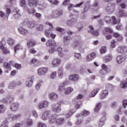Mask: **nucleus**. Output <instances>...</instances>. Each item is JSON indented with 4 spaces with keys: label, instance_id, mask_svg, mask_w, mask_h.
Wrapping results in <instances>:
<instances>
[{
    "label": "nucleus",
    "instance_id": "nucleus-1",
    "mask_svg": "<svg viewBox=\"0 0 127 127\" xmlns=\"http://www.w3.org/2000/svg\"><path fill=\"white\" fill-rule=\"evenodd\" d=\"M59 116L58 115L55 114L52 115L50 120V124H58V125H63L65 123V119L64 118H59Z\"/></svg>",
    "mask_w": 127,
    "mask_h": 127
},
{
    "label": "nucleus",
    "instance_id": "nucleus-2",
    "mask_svg": "<svg viewBox=\"0 0 127 127\" xmlns=\"http://www.w3.org/2000/svg\"><path fill=\"white\" fill-rule=\"evenodd\" d=\"M68 83L67 81H64L63 83H61L59 85V91L60 93H62L63 92V90H64V94L65 95H69V94L72 93L73 91H74V89L72 87H68L66 89H65V87L67 86Z\"/></svg>",
    "mask_w": 127,
    "mask_h": 127
},
{
    "label": "nucleus",
    "instance_id": "nucleus-3",
    "mask_svg": "<svg viewBox=\"0 0 127 127\" xmlns=\"http://www.w3.org/2000/svg\"><path fill=\"white\" fill-rule=\"evenodd\" d=\"M46 24L50 26L49 29L45 30V34L46 36H47V37H51L53 39H54V38L56 37V35L52 33V32L54 30V27H53V25L50 22H46Z\"/></svg>",
    "mask_w": 127,
    "mask_h": 127
},
{
    "label": "nucleus",
    "instance_id": "nucleus-4",
    "mask_svg": "<svg viewBox=\"0 0 127 127\" xmlns=\"http://www.w3.org/2000/svg\"><path fill=\"white\" fill-rule=\"evenodd\" d=\"M46 45L47 47H51V49L49 50L50 53H54V52L56 51V50L55 49V47H56V43H55V41L49 40L46 42Z\"/></svg>",
    "mask_w": 127,
    "mask_h": 127
},
{
    "label": "nucleus",
    "instance_id": "nucleus-5",
    "mask_svg": "<svg viewBox=\"0 0 127 127\" xmlns=\"http://www.w3.org/2000/svg\"><path fill=\"white\" fill-rule=\"evenodd\" d=\"M70 47L71 48H73V49H77L78 47H79V51H82L83 49H84V48L83 47V43L80 41H73L70 45Z\"/></svg>",
    "mask_w": 127,
    "mask_h": 127
},
{
    "label": "nucleus",
    "instance_id": "nucleus-6",
    "mask_svg": "<svg viewBox=\"0 0 127 127\" xmlns=\"http://www.w3.org/2000/svg\"><path fill=\"white\" fill-rule=\"evenodd\" d=\"M63 15V11L60 9L54 10L52 11L51 16L52 18H58Z\"/></svg>",
    "mask_w": 127,
    "mask_h": 127
},
{
    "label": "nucleus",
    "instance_id": "nucleus-7",
    "mask_svg": "<svg viewBox=\"0 0 127 127\" xmlns=\"http://www.w3.org/2000/svg\"><path fill=\"white\" fill-rule=\"evenodd\" d=\"M51 117H52V115H51V111L47 110L42 114L41 119L43 121H47V120H49V122L50 123Z\"/></svg>",
    "mask_w": 127,
    "mask_h": 127
},
{
    "label": "nucleus",
    "instance_id": "nucleus-8",
    "mask_svg": "<svg viewBox=\"0 0 127 127\" xmlns=\"http://www.w3.org/2000/svg\"><path fill=\"white\" fill-rule=\"evenodd\" d=\"M48 72V68L46 67H40L37 70L38 75L40 76H44L46 74H47Z\"/></svg>",
    "mask_w": 127,
    "mask_h": 127
},
{
    "label": "nucleus",
    "instance_id": "nucleus-9",
    "mask_svg": "<svg viewBox=\"0 0 127 127\" xmlns=\"http://www.w3.org/2000/svg\"><path fill=\"white\" fill-rule=\"evenodd\" d=\"M52 110L55 113L61 112V105L59 103H55L52 105Z\"/></svg>",
    "mask_w": 127,
    "mask_h": 127
},
{
    "label": "nucleus",
    "instance_id": "nucleus-10",
    "mask_svg": "<svg viewBox=\"0 0 127 127\" xmlns=\"http://www.w3.org/2000/svg\"><path fill=\"white\" fill-rule=\"evenodd\" d=\"M127 59L126 56L118 55L116 57V62L117 64H122L125 62Z\"/></svg>",
    "mask_w": 127,
    "mask_h": 127
},
{
    "label": "nucleus",
    "instance_id": "nucleus-11",
    "mask_svg": "<svg viewBox=\"0 0 127 127\" xmlns=\"http://www.w3.org/2000/svg\"><path fill=\"white\" fill-rule=\"evenodd\" d=\"M34 80V76L33 75H30L27 79L26 81V86L28 88H30L33 84V81Z\"/></svg>",
    "mask_w": 127,
    "mask_h": 127
},
{
    "label": "nucleus",
    "instance_id": "nucleus-12",
    "mask_svg": "<svg viewBox=\"0 0 127 127\" xmlns=\"http://www.w3.org/2000/svg\"><path fill=\"white\" fill-rule=\"evenodd\" d=\"M116 52L119 54H123V53H127V47L125 46H120L116 49Z\"/></svg>",
    "mask_w": 127,
    "mask_h": 127
},
{
    "label": "nucleus",
    "instance_id": "nucleus-13",
    "mask_svg": "<svg viewBox=\"0 0 127 127\" xmlns=\"http://www.w3.org/2000/svg\"><path fill=\"white\" fill-rule=\"evenodd\" d=\"M24 25H28L30 28H33L35 26V21H29L28 19H25L23 22Z\"/></svg>",
    "mask_w": 127,
    "mask_h": 127
},
{
    "label": "nucleus",
    "instance_id": "nucleus-14",
    "mask_svg": "<svg viewBox=\"0 0 127 127\" xmlns=\"http://www.w3.org/2000/svg\"><path fill=\"white\" fill-rule=\"evenodd\" d=\"M49 106V102L47 101H43L39 103L38 105V109H42L45 108H48Z\"/></svg>",
    "mask_w": 127,
    "mask_h": 127
},
{
    "label": "nucleus",
    "instance_id": "nucleus-15",
    "mask_svg": "<svg viewBox=\"0 0 127 127\" xmlns=\"http://www.w3.org/2000/svg\"><path fill=\"white\" fill-rule=\"evenodd\" d=\"M61 64V60L59 58H56L53 60L52 65L53 67H58Z\"/></svg>",
    "mask_w": 127,
    "mask_h": 127
},
{
    "label": "nucleus",
    "instance_id": "nucleus-16",
    "mask_svg": "<svg viewBox=\"0 0 127 127\" xmlns=\"http://www.w3.org/2000/svg\"><path fill=\"white\" fill-rule=\"evenodd\" d=\"M88 28L90 30L88 31V33H91L92 35L94 36H99V32L98 31H94V27L92 25L89 26Z\"/></svg>",
    "mask_w": 127,
    "mask_h": 127
},
{
    "label": "nucleus",
    "instance_id": "nucleus-17",
    "mask_svg": "<svg viewBox=\"0 0 127 127\" xmlns=\"http://www.w3.org/2000/svg\"><path fill=\"white\" fill-rule=\"evenodd\" d=\"M74 7L75 6L74 5V4H69L68 6V9L69 11H71V15H78V14H79L78 11L72 9V8Z\"/></svg>",
    "mask_w": 127,
    "mask_h": 127
},
{
    "label": "nucleus",
    "instance_id": "nucleus-18",
    "mask_svg": "<svg viewBox=\"0 0 127 127\" xmlns=\"http://www.w3.org/2000/svg\"><path fill=\"white\" fill-rule=\"evenodd\" d=\"M103 117H101L99 121V127H102L105 125V122H106V114L105 113H103Z\"/></svg>",
    "mask_w": 127,
    "mask_h": 127
},
{
    "label": "nucleus",
    "instance_id": "nucleus-19",
    "mask_svg": "<svg viewBox=\"0 0 127 127\" xmlns=\"http://www.w3.org/2000/svg\"><path fill=\"white\" fill-rule=\"evenodd\" d=\"M48 97L50 100L56 101L58 99V94L55 93H51L49 94Z\"/></svg>",
    "mask_w": 127,
    "mask_h": 127
},
{
    "label": "nucleus",
    "instance_id": "nucleus-20",
    "mask_svg": "<svg viewBox=\"0 0 127 127\" xmlns=\"http://www.w3.org/2000/svg\"><path fill=\"white\" fill-rule=\"evenodd\" d=\"M64 44L67 46L70 44V40H71V37L69 36H65L64 37Z\"/></svg>",
    "mask_w": 127,
    "mask_h": 127
},
{
    "label": "nucleus",
    "instance_id": "nucleus-21",
    "mask_svg": "<svg viewBox=\"0 0 127 127\" xmlns=\"http://www.w3.org/2000/svg\"><path fill=\"white\" fill-rule=\"evenodd\" d=\"M9 119H11L12 121H15L16 120H18V119H20V118L21 117V114H17L15 115L14 116H12V115L9 114L7 115Z\"/></svg>",
    "mask_w": 127,
    "mask_h": 127
},
{
    "label": "nucleus",
    "instance_id": "nucleus-22",
    "mask_svg": "<svg viewBox=\"0 0 127 127\" xmlns=\"http://www.w3.org/2000/svg\"><path fill=\"white\" fill-rule=\"evenodd\" d=\"M39 0H29V5L30 7H36Z\"/></svg>",
    "mask_w": 127,
    "mask_h": 127
},
{
    "label": "nucleus",
    "instance_id": "nucleus-23",
    "mask_svg": "<svg viewBox=\"0 0 127 127\" xmlns=\"http://www.w3.org/2000/svg\"><path fill=\"white\" fill-rule=\"evenodd\" d=\"M95 57H96V54H95V53H92L87 56L86 57V61H87V62H90V61H92Z\"/></svg>",
    "mask_w": 127,
    "mask_h": 127
},
{
    "label": "nucleus",
    "instance_id": "nucleus-24",
    "mask_svg": "<svg viewBox=\"0 0 127 127\" xmlns=\"http://www.w3.org/2000/svg\"><path fill=\"white\" fill-rule=\"evenodd\" d=\"M0 49L3 51L4 54H9L10 52L9 51L8 49L4 47V46L2 45L1 42H0Z\"/></svg>",
    "mask_w": 127,
    "mask_h": 127
},
{
    "label": "nucleus",
    "instance_id": "nucleus-25",
    "mask_svg": "<svg viewBox=\"0 0 127 127\" xmlns=\"http://www.w3.org/2000/svg\"><path fill=\"white\" fill-rule=\"evenodd\" d=\"M18 103H13L12 104L10 107V110L12 112H16L18 109L19 107Z\"/></svg>",
    "mask_w": 127,
    "mask_h": 127
},
{
    "label": "nucleus",
    "instance_id": "nucleus-26",
    "mask_svg": "<svg viewBox=\"0 0 127 127\" xmlns=\"http://www.w3.org/2000/svg\"><path fill=\"white\" fill-rule=\"evenodd\" d=\"M91 7H92V9L95 11L99 10V8H100V6H99V2H98V0L94 1V2L91 6Z\"/></svg>",
    "mask_w": 127,
    "mask_h": 127
},
{
    "label": "nucleus",
    "instance_id": "nucleus-27",
    "mask_svg": "<svg viewBox=\"0 0 127 127\" xmlns=\"http://www.w3.org/2000/svg\"><path fill=\"white\" fill-rule=\"evenodd\" d=\"M106 9L108 12H113L115 9L114 4H109L106 8Z\"/></svg>",
    "mask_w": 127,
    "mask_h": 127
},
{
    "label": "nucleus",
    "instance_id": "nucleus-28",
    "mask_svg": "<svg viewBox=\"0 0 127 127\" xmlns=\"http://www.w3.org/2000/svg\"><path fill=\"white\" fill-rule=\"evenodd\" d=\"M84 11H88L89 10V8H92V6L90 5V0H87L84 3Z\"/></svg>",
    "mask_w": 127,
    "mask_h": 127
},
{
    "label": "nucleus",
    "instance_id": "nucleus-29",
    "mask_svg": "<svg viewBox=\"0 0 127 127\" xmlns=\"http://www.w3.org/2000/svg\"><path fill=\"white\" fill-rule=\"evenodd\" d=\"M108 95H109V92L108 90H104L102 93L100 95L99 97L102 100L106 98L108 96Z\"/></svg>",
    "mask_w": 127,
    "mask_h": 127
},
{
    "label": "nucleus",
    "instance_id": "nucleus-30",
    "mask_svg": "<svg viewBox=\"0 0 127 127\" xmlns=\"http://www.w3.org/2000/svg\"><path fill=\"white\" fill-rule=\"evenodd\" d=\"M69 79L71 81H78L79 80V75L77 74H71L69 76Z\"/></svg>",
    "mask_w": 127,
    "mask_h": 127
},
{
    "label": "nucleus",
    "instance_id": "nucleus-31",
    "mask_svg": "<svg viewBox=\"0 0 127 127\" xmlns=\"http://www.w3.org/2000/svg\"><path fill=\"white\" fill-rule=\"evenodd\" d=\"M19 32L22 34L23 35H26L28 34V31L25 28L22 27H20L18 28Z\"/></svg>",
    "mask_w": 127,
    "mask_h": 127
},
{
    "label": "nucleus",
    "instance_id": "nucleus-32",
    "mask_svg": "<svg viewBox=\"0 0 127 127\" xmlns=\"http://www.w3.org/2000/svg\"><path fill=\"white\" fill-rule=\"evenodd\" d=\"M99 91H100V89L99 88H96L91 91L90 93L89 96L91 98H93V97H95L98 93H99Z\"/></svg>",
    "mask_w": 127,
    "mask_h": 127
},
{
    "label": "nucleus",
    "instance_id": "nucleus-33",
    "mask_svg": "<svg viewBox=\"0 0 127 127\" xmlns=\"http://www.w3.org/2000/svg\"><path fill=\"white\" fill-rule=\"evenodd\" d=\"M58 76L60 79L63 78V67H60L58 71Z\"/></svg>",
    "mask_w": 127,
    "mask_h": 127
},
{
    "label": "nucleus",
    "instance_id": "nucleus-34",
    "mask_svg": "<svg viewBox=\"0 0 127 127\" xmlns=\"http://www.w3.org/2000/svg\"><path fill=\"white\" fill-rule=\"evenodd\" d=\"M74 112H76V110H74V109H71L70 111H68L65 115L66 119L70 118V117L74 114Z\"/></svg>",
    "mask_w": 127,
    "mask_h": 127
},
{
    "label": "nucleus",
    "instance_id": "nucleus-35",
    "mask_svg": "<svg viewBox=\"0 0 127 127\" xmlns=\"http://www.w3.org/2000/svg\"><path fill=\"white\" fill-rule=\"evenodd\" d=\"M103 59L106 63L110 62V61H112V60L113 59V56L111 54H109L105 56Z\"/></svg>",
    "mask_w": 127,
    "mask_h": 127
},
{
    "label": "nucleus",
    "instance_id": "nucleus-36",
    "mask_svg": "<svg viewBox=\"0 0 127 127\" xmlns=\"http://www.w3.org/2000/svg\"><path fill=\"white\" fill-rule=\"evenodd\" d=\"M120 87L122 89H127V82L126 80H122L120 82Z\"/></svg>",
    "mask_w": 127,
    "mask_h": 127
},
{
    "label": "nucleus",
    "instance_id": "nucleus-37",
    "mask_svg": "<svg viewBox=\"0 0 127 127\" xmlns=\"http://www.w3.org/2000/svg\"><path fill=\"white\" fill-rule=\"evenodd\" d=\"M27 44L28 48H30V47H33V46H35L36 45V42L34 41H29L27 42Z\"/></svg>",
    "mask_w": 127,
    "mask_h": 127
},
{
    "label": "nucleus",
    "instance_id": "nucleus-38",
    "mask_svg": "<svg viewBox=\"0 0 127 127\" xmlns=\"http://www.w3.org/2000/svg\"><path fill=\"white\" fill-rule=\"evenodd\" d=\"M114 36L115 37H119V38L118 39V41H122V40L124 39V37H123V35L119 34V33H114Z\"/></svg>",
    "mask_w": 127,
    "mask_h": 127
},
{
    "label": "nucleus",
    "instance_id": "nucleus-39",
    "mask_svg": "<svg viewBox=\"0 0 127 127\" xmlns=\"http://www.w3.org/2000/svg\"><path fill=\"white\" fill-rule=\"evenodd\" d=\"M41 83H43V81H40L38 82L36 85H35V89L36 90V91H39V90H40V88H41Z\"/></svg>",
    "mask_w": 127,
    "mask_h": 127
},
{
    "label": "nucleus",
    "instance_id": "nucleus-40",
    "mask_svg": "<svg viewBox=\"0 0 127 127\" xmlns=\"http://www.w3.org/2000/svg\"><path fill=\"white\" fill-rule=\"evenodd\" d=\"M117 16L118 17H123L124 16H126V13L123 10H120L118 13H117Z\"/></svg>",
    "mask_w": 127,
    "mask_h": 127
},
{
    "label": "nucleus",
    "instance_id": "nucleus-41",
    "mask_svg": "<svg viewBox=\"0 0 127 127\" xmlns=\"http://www.w3.org/2000/svg\"><path fill=\"white\" fill-rule=\"evenodd\" d=\"M20 5L21 7H24L25 10H26L27 8L25 7L26 2H25V0H20Z\"/></svg>",
    "mask_w": 127,
    "mask_h": 127
},
{
    "label": "nucleus",
    "instance_id": "nucleus-42",
    "mask_svg": "<svg viewBox=\"0 0 127 127\" xmlns=\"http://www.w3.org/2000/svg\"><path fill=\"white\" fill-rule=\"evenodd\" d=\"M58 52L60 56H61V57H65V56L64 55V54H63V50L62 49V48L59 47L58 48Z\"/></svg>",
    "mask_w": 127,
    "mask_h": 127
},
{
    "label": "nucleus",
    "instance_id": "nucleus-43",
    "mask_svg": "<svg viewBox=\"0 0 127 127\" xmlns=\"http://www.w3.org/2000/svg\"><path fill=\"white\" fill-rule=\"evenodd\" d=\"M15 87H16V83L14 82H11L9 84L8 88L10 89L11 90H13V89H14Z\"/></svg>",
    "mask_w": 127,
    "mask_h": 127
},
{
    "label": "nucleus",
    "instance_id": "nucleus-44",
    "mask_svg": "<svg viewBox=\"0 0 127 127\" xmlns=\"http://www.w3.org/2000/svg\"><path fill=\"white\" fill-rule=\"evenodd\" d=\"M15 41L11 39V38H9L7 40V43L10 46H12V45H14V43Z\"/></svg>",
    "mask_w": 127,
    "mask_h": 127
},
{
    "label": "nucleus",
    "instance_id": "nucleus-45",
    "mask_svg": "<svg viewBox=\"0 0 127 127\" xmlns=\"http://www.w3.org/2000/svg\"><path fill=\"white\" fill-rule=\"evenodd\" d=\"M101 107H102V103H98L96 105V108L94 109V112H95V113H98L99 110H100Z\"/></svg>",
    "mask_w": 127,
    "mask_h": 127
},
{
    "label": "nucleus",
    "instance_id": "nucleus-46",
    "mask_svg": "<svg viewBox=\"0 0 127 127\" xmlns=\"http://www.w3.org/2000/svg\"><path fill=\"white\" fill-rule=\"evenodd\" d=\"M27 10V11H28L30 14H33V15H34V14H35V13L36 12V10H35V9L33 8L31 10H29L28 9V8H26V10Z\"/></svg>",
    "mask_w": 127,
    "mask_h": 127
},
{
    "label": "nucleus",
    "instance_id": "nucleus-47",
    "mask_svg": "<svg viewBox=\"0 0 127 127\" xmlns=\"http://www.w3.org/2000/svg\"><path fill=\"white\" fill-rule=\"evenodd\" d=\"M101 67L103 70H105V71L111 72V69L108 67V66H107L105 64H102L101 65Z\"/></svg>",
    "mask_w": 127,
    "mask_h": 127
},
{
    "label": "nucleus",
    "instance_id": "nucleus-48",
    "mask_svg": "<svg viewBox=\"0 0 127 127\" xmlns=\"http://www.w3.org/2000/svg\"><path fill=\"white\" fill-rule=\"evenodd\" d=\"M22 48H23V47H22V46L19 44L16 45L14 47V50L15 51V53H16V51H17V50H20L22 49Z\"/></svg>",
    "mask_w": 127,
    "mask_h": 127
},
{
    "label": "nucleus",
    "instance_id": "nucleus-49",
    "mask_svg": "<svg viewBox=\"0 0 127 127\" xmlns=\"http://www.w3.org/2000/svg\"><path fill=\"white\" fill-rule=\"evenodd\" d=\"M104 20L106 23H108L109 24L112 20V17L110 16H105L104 17Z\"/></svg>",
    "mask_w": 127,
    "mask_h": 127
},
{
    "label": "nucleus",
    "instance_id": "nucleus-50",
    "mask_svg": "<svg viewBox=\"0 0 127 127\" xmlns=\"http://www.w3.org/2000/svg\"><path fill=\"white\" fill-rule=\"evenodd\" d=\"M112 19L113 20V24H118V23H120V19L119 20V21L117 20V19L116 18V16H113L112 17Z\"/></svg>",
    "mask_w": 127,
    "mask_h": 127
},
{
    "label": "nucleus",
    "instance_id": "nucleus-51",
    "mask_svg": "<svg viewBox=\"0 0 127 127\" xmlns=\"http://www.w3.org/2000/svg\"><path fill=\"white\" fill-rule=\"evenodd\" d=\"M36 28L37 31H42L43 30V25L39 24L36 25Z\"/></svg>",
    "mask_w": 127,
    "mask_h": 127
},
{
    "label": "nucleus",
    "instance_id": "nucleus-52",
    "mask_svg": "<svg viewBox=\"0 0 127 127\" xmlns=\"http://www.w3.org/2000/svg\"><path fill=\"white\" fill-rule=\"evenodd\" d=\"M26 124L28 127H31L33 126V121L31 119H28L27 120Z\"/></svg>",
    "mask_w": 127,
    "mask_h": 127
},
{
    "label": "nucleus",
    "instance_id": "nucleus-53",
    "mask_svg": "<svg viewBox=\"0 0 127 127\" xmlns=\"http://www.w3.org/2000/svg\"><path fill=\"white\" fill-rule=\"evenodd\" d=\"M7 125H8V121L7 120H4L2 122L1 127H8Z\"/></svg>",
    "mask_w": 127,
    "mask_h": 127
},
{
    "label": "nucleus",
    "instance_id": "nucleus-54",
    "mask_svg": "<svg viewBox=\"0 0 127 127\" xmlns=\"http://www.w3.org/2000/svg\"><path fill=\"white\" fill-rule=\"evenodd\" d=\"M100 52L101 54H104L107 52V48L106 47H102L100 50Z\"/></svg>",
    "mask_w": 127,
    "mask_h": 127
},
{
    "label": "nucleus",
    "instance_id": "nucleus-55",
    "mask_svg": "<svg viewBox=\"0 0 127 127\" xmlns=\"http://www.w3.org/2000/svg\"><path fill=\"white\" fill-rule=\"evenodd\" d=\"M0 17H1V18H2L3 19H5V18H7V15L4 14L3 11H0Z\"/></svg>",
    "mask_w": 127,
    "mask_h": 127
},
{
    "label": "nucleus",
    "instance_id": "nucleus-56",
    "mask_svg": "<svg viewBox=\"0 0 127 127\" xmlns=\"http://www.w3.org/2000/svg\"><path fill=\"white\" fill-rule=\"evenodd\" d=\"M50 79H55V78H56V71H54L53 72L50 76Z\"/></svg>",
    "mask_w": 127,
    "mask_h": 127
},
{
    "label": "nucleus",
    "instance_id": "nucleus-57",
    "mask_svg": "<svg viewBox=\"0 0 127 127\" xmlns=\"http://www.w3.org/2000/svg\"><path fill=\"white\" fill-rule=\"evenodd\" d=\"M90 112L88 111H84L81 113V115L83 117H86V116H89Z\"/></svg>",
    "mask_w": 127,
    "mask_h": 127
},
{
    "label": "nucleus",
    "instance_id": "nucleus-58",
    "mask_svg": "<svg viewBox=\"0 0 127 127\" xmlns=\"http://www.w3.org/2000/svg\"><path fill=\"white\" fill-rule=\"evenodd\" d=\"M14 67H15L16 69H18L19 70H20V69H21V65L19 64H17V63L14 64Z\"/></svg>",
    "mask_w": 127,
    "mask_h": 127
},
{
    "label": "nucleus",
    "instance_id": "nucleus-59",
    "mask_svg": "<svg viewBox=\"0 0 127 127\" xmlns=\"http://www.w3.org/2000/svg\"><path fill=\"white\" fill-rule=\"evenodd\" d=\"M123 106L124 109H127V99H124L122 101Z\"/></svg>",
    "mask_w": 127,
    "mask_h": 127
},
{
    "label": "nucleus",
    "instance_id": "nucleus-60",
    "mask_svg": "<svg viewBox=\"0 0 127 127\" xmlns=\"http://www.w3.org/2000/svg\"><path fill=\"white\" fill-rule=\"evenodd\" d=\"M37 127H47V125L44 123L39 122L38 123Z\"/></svg>",
    "mask_w": 127,
    "mask_h": 127
},
{
    "label": "nucleus",
    "instance_id": "nucleus-61",
    "mask_svg": "<svg viewBox=\"0 0 127 127\" xmlns=\"http://www.w3.org/2000/svg\"><path fill=\"white\" fill-rule=\"evenodd\" d=\"M14 16L15 18H18V17L20 16V13H19V10L16 11V14H14Z\"/></svg>",
    "mask_w": 127,
    "mask_h": 127
},
{
    "label": "nucleus",
    "instance_id": "nucleus-62",
    "mask_svg": "<svg viewBox=\"0 0 127 127\" xmlns=\"http://www.w3.org/2000/svg\"><path fill=\"white\" fill-rule=\"evenodd\" d=\"M109 72H110L102 69L100 71V74H101V75H106V74Z\"/></svg>",
    "mask_w": 127,
    "mask_h": 127
},
{
    "label": "nucleus",
    "instance_id": "nucleus-63",
    "mask_svg": "<svg viewBox=\"0 0 127 127\" xmlns=\"http://www.w3.org/2000/svg\"><path fill=\"white\" fill-rule=\"evenodd\" d=\"M74 56L75 58H76V59H82V56H81V54L80 53H75Z\"/></svg>",
    "mask_w": 127,
    "mask_h": 127
},
{
    "label": "nucleus",
    "instance_id": "nucleus-64",
    "mask_svg": "<svg viewBox=\"0 0 127 127\" xmlns=\"http://www.w3.org/2000/svg\"><path fill=\"white\" fill-rule=\"evenodd\" d=\"M34 15L39 19H40V18H41V17H42V15H41L40 13H35Z\"/></svg>",
    "mask_w": 127,
    "mask_h": 127
}]
</instances>
